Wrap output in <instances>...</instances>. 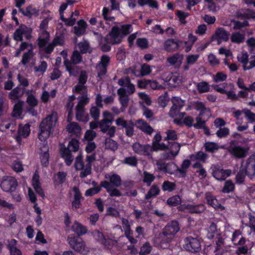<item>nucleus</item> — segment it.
<instances>
[{
	"mask_svg": "<svg viewBox=\"0 0 255 255\" xmlns=\"http://www.w3.org/2000/svg\"><path fill=\"white\" fill-rule=\"evenodd\" d=\"M142 177L143 182L148 186H150L152 182L155 179L154 175L147 171L143 172Z\"/></svg>",
	"mask_w": 255,
	"mask_h": 255,
	"instance_id": "46",
	"label": "nucleus"
},
{
	"mask_svg": "<svg viewBox=\"0 0 255 255\" xmlns=\"http://www.w3.org/2000/svg\"><path fill=\"white\" fill-rule=\"evenodd\" d=\"M24 106V102L22 101H17L14 105L12 116L13 117L21 119L22 109Z\"/></svg>",
	"mask_w": 255,
	"mask_h": 255,
	"instance_id": "32",
	"label": "nucleus"
},
{
	"mask_svg": "<svg viewBox=\"0 0 255 255\" xmlns=\"http://www.w3.org/2000/svg\"><path fill=\"white\" fill-rule=\"evenodd\" d=\"M193 106L194 109L200 112V116H202L204 112H209V110L206 108L204 104L201 102H195Z\"/></svg>",
	"mask_w": 255,
	"mask_h": 255,
	"instance_id": "49",
	"label": "nucleus"
},
{
	"mask_svg": "<svg viewBox=\"0 0 255 255\" xmlns=\"http://www.w3.org/2000/svg\"><path fill=\"white\" fill-rule=\"evenodd\" d=\"M159 187L157 185H153L145 195V198L146 199H149L159 194Z\"/></svg>",
	"mask_w": 255,
	"mask_h": 255,
	"instance_id": "44",
	"label": "nucleus"
},
{
	"mask_svg": "<svg viewBox=\"0 0 255 255\" xmlns=\"http://www.w3.org/2000/svg\"><path fill=\"white\" fill-rule=\"evenodd\" d=\"M135 125L137 128L143 132L150 134L153 132L152 128L144 120H138L135 123Z\"/></svg>",
	"mask_w": 255,
	"mask_h": 255,
	"instance_id": "30",
	"label": "nucleus"
},
{
	"mask_svg": "<svg viewBox=\"0 0 255 255\" xmlns=\"http://www.w3.org/2000/svg\"><path fill=\"white\" fill-rule=\"evenodd\" d=\"M118 94L119 95V101L121 104V110L122 112H123L126 110L128 105V96L126 94V89L124 88H120L118 90Z\"/></svg>",
	"mask_w": 255,
	"mask_h": 255,
	"instance_id": "16",
	"label": "nucleus"
},
{
	"mask_svg": "<svg viewBox=\"0 0 255 255\" xmlns=\"http://www.w3.org/2000/svg\"><path fill=\"white\" fill-rule=\"evenodd\" d=\"M181 199L178 195H175L169 198L167 203L170 206H177L181 203Z\"/></svg>",
	"mask_w": 255,
	"mask_h": 255,
	"instance_id": "61",
	"label": "nucleus"
},
{
	"mask_svg": "<svg viewBox=\"0 0 255 255\" xmlns=\"http://www.w3.org/2000/svg\"><path fill=\"white\" fill-rule=\"evenodd\" d=\"M56 94V90H52L50 93L48 91L44 90L41 94L40 99L43 103H47L51 98H54Z\"/></svg>",
	"mask_w": 255,
	"mask_h": 255,
	"instance_id": "39",
	"label": "nucleus"
},
{
	"mask_svg": "<svg viewBox=\"0 0 255 255\" xmlns=\"http://www.w3.org/2000/svg\"><path fill=\"white\" fill-rule=\"evenodd\" d=\"M20 11L23 15L28 17H31L36 13V9L31 6H27L25 10L20 8Z\"/></svg>",
	"mask_w": 255,
	"mask_h": 255,
	"instance_id": "58",
	"label": "nucleus"
},
{
	"mask_svg": "<svg viewBox=\"0 0 255 255\" xmlns=\"http://www.w3.org/2000/svg\"><path fill=\"white\" fill-rule=\"evenodd\" d=\"M30 131V125L29 124H26L24 126L19 125L18 135L16 137L17 141L19 143H20V137H26L29 135Z\"/></svg>",
	"mask_w": 255,
	"mask_h": 255,
	"instance_id": "25",
	"label": "nucleus"
},
{
	"mask_svg": "<svg viewBox=\"0 0 255 255\" xmlns=\"http://www.w3.org/2000/svg\"><path fill=\"white\" fill-rule=\"evenodd\" d=\"M113 119H104L99 122V126L101 131L106 133L108 128L111 127L113 122Z\"/></svg>",
	"mask_w": 255,
	"mask_h": 255,
	"instance_id": "40",
	"label": "nucleus"
},
{
	"mask_svg": "<svg viewBox=\"0 0 255 255\" xmlns=\"http://www.w3.org/2000/svg\"><path fill=\"white\" fill-rule=\"evenodd\" d=\"M49 37L47 31H39L38 45L41 48H44L45 50L49 44Z\"/></svg>",
	"mask_w": 255,
	"mask_h": 255,
	"instance_id": "23",
	"label": "nucleus"
},
{
	"mask_svg": "<svg viewBox=\"0 0 255 255\" xmlns=\"http://www.w3.org/2000/svg\"><path fill=\"white\" fill-rule=\"evenodd\" d=\"M184 248L188 251L196 253L201 250V243L197 238L189 237L184 240Z\"/></svg>",
	"mask_w": 255,
	"mask_h": 255,
	"instance_id": "7",
	"label": "nucleus"
},
{
	"mask_svg": "<svg viewBox=\"0 0 255 255\" xmlns=\"http://www.w3.org/2000/svg\"><path fill=\"white\" fill-rule=\"evenodd\" d=\"M60 151L61 154L64 159L66 164L68 166L70 165L73 160V158L71 152L65 147H61Z\"/></svg>",
	"mask_w": 255,
	"mask_h": 255,
	"instance_id": "36",
	"label": "nucleus"
},
{
	"mask_svg": "<svg viewBox=\"0 0 255 255\" xmlns=\"http://www.w3.org/2000/svg\"><path fill=\"white\" fill-rule=\"evenodd\" d=\"M208 62L210 65L213 67L217 66L220 64V60L212 53L208 55Z\"/></svg>",
	"mask_w": 255,
	"mask_h": 255,
	"instance_id": "60",
	"label": "nucleus"
},
{
	"mask_svg": "<svg viewBox=\"0 0 255 255\" xmlns=\"http://www.w3.org/2000/svg\"><path fill=\"white\" fill-rule=\"evenodd\" d=\"M105 146L107 148L113 151L116 150L118 148V143L114 140L109 138L106 139Z\"/></svg>",
	"mask_w": 255,
	"mask_h": 255,
	"instance_id": "51",
	"label": "nucleus"
},
{
	"mask_svg": "<svg viewBox=\"0 0 255 255\" xmlns=\"http://www.w3.org/2000/svg\"><path fill=\"white\" fill-rule=\"evenodd\" d=\"M179 230L178 223L176 221H172L164 228L163 234L165 236H172L176 234Z\"/></svg>",
	"mask_w": 255,
	"mask_h": 255,
	"instance_id": "18",
	"label": "nucleus"
},
{
	"mask_svg": "<svg viewBox=\"0 0 255 255\" xmlns=\"http://www.w3.org/2000/svg\"><path fill=\"white\" fill-rule=\"evenodd\" d=\"M67 174L64 172H59L53 177L54 182L56 184L63 183L66 179Z\"/></svg>",
	"mask_w": 255,
	"mask_h": 255,
	"instance_id": "48",
	"label": "nucleus"
},
{
	"mask_svg": "<svg viewBox=\"0 0 255 255\" xmlns=\"http://www.w3.org/2000/svg\"><path fill=\"white\" fill-rule=\"evenodd\" d=\"M183 59V55L177 53L168 57L167 58V61L170 65L179 67L182 64Z\"/></svg>",
	"mask_w": 255,
	"mask_h": 255,
	"instance_id": "21",
	"label": "nucleus"
},
{
	"mask_svg": "<svg viewBox=\"0 0 255 255\" xmlns=\"http://www.w3.org/2000/svg\"><path fill=\"white\" fill-rule=\"evenodd\" d=\"M79 102L76 107V119L81 122L87 123L89 118L88 115L85 112L84 106L88 103L89 98L86 96L79 97Z\"/></svg>",
	"mask_w": 255,
	"mask_h": 255,
	"instance_id": "2",
	"label": "nucleus"
},
{
	"mask_svg": "<svg viewBox=\"0 0 255 255\" xmlns=\"http://www.w3.org/2000/svg\"><path fill=\"white\" fill-rule=\"evenodd\" d=\"M243 168V164H242L240 171L238 173L236 176V182L238 184L243 183L245 180V175H248L245 171V169Z\"/></svg>",
	"mask_w": 255,
	"mask_h": 255,
	"instance_id": "52",
	"label": "nucleus"
},
{
	"mask_svg": "<svg viewBox=\"0 0 255 255\" xmlns=\"http://www.w3.org/2000/svg\"><path fill=\"white\" fill-rule=\"evenodd\" d=\"M118 83L120 85L123 86L124 89L127 88V90L126 89V94L128 96L134 93L135 91L134 86L130 83L129 78H122L119 80Z\"/></svg>",
	"mask_w": 255,
	"mask_h": 255,
	"instance_id": "20",
	"label": "nucleus"
},
{
	"mask_svg": "<svg viewBox=\"0 0 255 255\" xmlns=\"http://www.w3.org/2000/svg\"><path fill=\"white\" fill-rule=\"evenodd\" d=\"M229 33L223 28H219L215 31V33L211 37V41H216L218 45L223 41H227L229 39Z\"/></svg>",
	"mask_w": 255,
	"mask_h": 255,
	"instance_id": "14",
	"label": "nucleus"
},
{
	"mask_svg": "<svg viewBox=\"0 0 255 255\" xmlns=\"http://www.w3.org/2000/svg\"><path fill=\"white\" fill-rule=\"evenodd\" d=\"M218 235V233L217 232L216 225L214 223H211L208 230V233L207 235L208 238L209 239H212Z\"/></svg>",
	"mask_w": 255,
	"mask_h": 255,
	"instance_id": "54",
	"label": "nucleus"
},
{
	"mask_svg": "<svg viewBox=\"0 0 255 255\" xmlns=\"http://www.w3.org/2000/svg\"><path fill=\"white\" fill-rule=\"evenodd\" d=\"M43 150L40 153V158L42 165L46 167L48 165L49 153L47 146L44 143L43 144Z\"/></svg>",
	"mask_w": 255,
	"mask_h": 255,
	"instance_id": "35",
	"label": "nucleus"
},
{
	"mask_svg": "<svg viewBox=\"0 0 255 255\" xmlns=\"http://www.w3.org/2000/svg\"><path fill=\"white\" fill-rule=\"evenodd\" d=\"M166 82L168 83L170 87H175L179 86L182 82V76L179 74H171L169 79Z\"/></svg>",
	"mask_w": 255,
	"mask_h": 255,
	"instance_id": "22",
	"label": "nucleus"
},
{
	"mask_svg": "<svg viewBox=\"0 0 255 255\" xmlns=\"http://www.w3.org/2000/svg\"><path fill=\"white\" fill-rule=\"evenodd\" d=\"M199 55L198 54H189L186 57V64L188 65L194 64L198 60Z\"/></svg>",
	"mask_w": 255,
	"mask_h": 255,
	"instance_id": "57",
	"label": "nucleus"
},
{
	"mask_svg": "<svg viewBox=\"0 0 255 255\" xmlns=\"http://www.w3.org/2000/svg\"><path fill=\"white\" fill-rule=\"evenodd\" d=\"M32 30L24 24H21L13 33V39L16 41H22L23 37L27 39L30 38Z\"/></svg>",
	"mask_w": 255,
	"mask_h": 255,
	"instance_id": "6",
	"label": "nucleus"
},
{
	"mask_svg": "<svg viewBox=\"0 0 255 255\" xmlns=\"http://www.w3.org/2000/svg\"><path fill=\"white\" fill-rule=\"evenodd\" d=\"M23 95V92L19 87H16L11 91L9 93V98L12 100H16Z\"/></svg>",
	"mask_w": 255,
	"mask_h": 255,
	"instance_id": "45",
	"label": "nucleus"
},
{
	"mask_svg": "<svg viewBox=\"0 0 255 255\" xmlns=\"http://www.w3.org/2000/svg\"><path fill=\"white\" fill-rule=\"evenodd\" d=\"M67 241L70 247L75 251L83 255H86L89 252V248L81 238L70 237H68Z\"/></svg>",
	"mask_w": 255,
	"mask_h": 255,
	"instance_id": "3",
	"label": "nucleus"
},
{
	"mask_svg": "<svg viewBox=\"0 0 255 255\" xmlns=\"http://www.w3.org/2000/svg\"><path fill=\"white\" fill-rule=\"evenodd\" d=\"M107 180L113 186L119 187L122 184V180L120 176L115 173L106 174L105 176Z\"/></svg>",
	"mask_w": 255,
	"mask_h": 255,
	"instance_id": "24",
	"label": "nucleus"
},
{
	"mask_svg": "<svg viewBox=\"0 0 255 255\" xmlns=\"http://www.w3.org/2000/svg\"><path fill=\"white\" fill-rule=\"evenodd\" d=\"M164 49L168 52L176 51V40L168 39L165 41L163 44Z\"/></svg>",
	"mask_w": 255,
	"mask_h": 255,
	"instance_id": "38",
	"label": "nucleus"
},
{
	"mask_svg": "<svg viewBox=\"0 0 255 255\" xmlns=\"http://www.w3.org/2000/svg\"><path fill=\"white\" fill-rule=\"evenodd\" d=\"M101 186L105 188L111 196L119 197L121 194L116 187L113 186L108 181H104L101 182Z\"/></svg>",
	"mask_w": 255,
	"mask_h": 255,
	"instance_id": "26",
	"label": "nucleus"
},
{
	"mask_svg": "<svg viewBox=\"0 0 255 255\" xmlns=\"http://www.w3.org/2000/svg\"><path fill=\"white\" fill-rule=\"evenodd\" d=\"M71 230L79 236L83 235L87 233L86 228L80 223L75 221L72 227Z\"/></svg>",
	"mask_w": 255,
	"mask_h": 255,
	"instance_id": "34",
	"label": "nucleus"
},
{
	"mask_svg": "<svg viewBox=\"0 0 255 255\" xmlns=\"http://www.w3.org/2000/svg\"><path fill=\"white\" fill-rule=\"evenodd\" d=\"M33 56V53L32 51V49H28L27 52H25L23 54L22 56V58L21 61V63L25 65L28 62H29L31 58Z\"/></svg>",
	"mask_w": 255,
	"mask_h": 255,
	"instance_id": "53",
	"label": "nucleus"
},
{
	"mask_svg": "<svg viewBox=\"0 0 255 255\" xmlns=\"http://www.w3.org/2000/svg\"><path fill=\"white\" fill-rule=\"evenodd\" d=\"M93 234L94 237L97 241L104 245H106L107 240L101 232L98 231H95Z\"/></svg>",
	"mask_w": 255,
	"mask_h": 255,
	"instance_id": "55",
	"label": "nucleus"
},
{
	"mask_svg": "<svg viewBox=\"0 0 255 255\" xmlns=\"http://www.w3.org/2000/svg\"><path fill=\"white\" fill-rule=\"evenodd\" d=\"M208 205L215 209H221L223 210L224 207L219 203L216 198L210 193H207L205 196Z\"/></svg>",
	"mask_w": 255,
	"mask_h": 255,
	"instance_id": "28",
	"label": "nucleus"
},
{
	"mask_svg": "<svg viewBox=\"0 0 255 255\" xmlns=\"http://www.w3.org/2000/svg\"><path fill=\"white\" fill-rule=\"evenodd\" d=\"M180 148V144L177 142H173L170 146V154L165 153L163 154L164 159H171L172 157L176 156Z\"/></svg>",
	"mask_w": 255,
	"mask_h": 255,
	"instance_id": "27",
	"label": "nucleus"
},
{
	"mask_svg": "<svg viewBox=\"0 0 255 255\" xmlns=\"http://www.w3.org/2000/svg\"><path fill=\"white\" fill-rule=\"evenodd\" d=\"M245 35L239 32H234L231 36V40L232 42L239 44L242 43L245 40Z\"/></svg>",
	"mask_w": 255,
	"mask_h": 255,
	"instance_id": "42",
	"label": "nucleus"
},
{
	"mask_svg": "<svg viewBox=\"0 0 255 255\" xmlns=\"http://www.w3.org/2000/svg\"><path fill=\"white\" fill-rule=\"evenodd\" d=\"M249 55L248 52L243 50L240 52L237 57L238 62L242 64L244 71L249 70L255 67V56H252L249 62Z\"/></svg>",
	"mask_w": 255,
	"mask_h": 255,
	"instance_id": "5",
	"label": "nucleus"
},
{
	"mask_svg": "<svg viewBox=\"0 0 255 255\" xmlns=\"http://www.w3.org/2000/svg\"><path fill=\"white\" fill-rule=\"evenodd\" d=\"M213 78L214 82H219L225 81L227 78V76L224 72H219L213 75Z\"/></svg>",
	"mask_w": 255,
	"mask_h": 255,
	"instance_id": "63",
	"label": "nucleus"
},
{
	"mask_svg": "<svg viewBox=\"0 0 255 255\" xmlns=\"http://www.w3.org/2000/svg\"><path fill=\"white\" fill-rule=\"evenodd\" d=\"M17 241L15 239L8 241L7 248L9 250L10 255H22L21 251L16 247Z\"/></svg>",
	"mask_w": 255,
	"mask_h": 255,
	"instance_id": "29",
	"label": "nucleus"
},
{
	"mask_svg": "<svg viewBox=\"0 0 255 255\" xmlns=\"http://www.w3.org/2000/svg\"><path fill=\"white\" fill-rule=\"evenodd\" d=\"M110 60V57L106 55L101 58L100 62L96 66L98 77L102 79L107 72V68Z\"/></svg>",
	"mask_w": 255,
	"mask_h": 255,
	"instance_id": "10",
	"label": "nucleus"
},
{
	"mask_svg": "<svg viewBox=\"0 0 255 255\" xmlns=\"http://www.w3.org/2000/svg\"><path fill=\"white\" fill-rule=\"evenodd\" d=\"M17 185L16 179L11 176L3 177L0 185L1 189L5 192H11L14 190Z\"/></svg>",
	"mask_w": 255,
	"mask_h": 255,
	"instance_id": "8",
	"label": "nucleus"
},
{
	"mask_svg": "<svg viewBox=\"0 0 255 255\" xmlns=\"http://www.w3.org/2000/svg\"><path fill=\"white\" fill-rule=\"evenodd\" d=\"M64 42V37L62 35L56 36L54 38L52 43L48 44L47 47H46L45 52L50 53L53 50L55 46L62 45Z\"/></svg>",
	"mask_w": 255,
	"mask_h": 255,
	"instance_id": "31",
	"label": "nucleus"
},
{
	"mask_svg": "<svg viewBox=\"0 0 255 255\" xmlns=\"http://www.w3.org/2000/svg\"><path fill=\"white\" fill-rule=\"evenodd\" d=\"M71 61L72 63L68 60H65L64 64L69 74L71 76H76L78 72V67L75 66V64L81 61V56L78 51H74L71 57Z\"/></svg>",
	"mask_w": 255,
	"mask_h": 255,
	"instance_id": "4",
	"label": "nucleus"
},
{
	"mask_svg": "<svg viewBox=\"0 0 255 255\" xmlns=\"http://www.w3.org/2000/svg\"><path fill=\"white\" fill-rule=\"evenodd\" d=\"M79 148V142L78 140L72 139L69 142L68 145L67 149L70 152L71 151L76 152L78 150Z\"/></svg>",
	"mask_w": 255,
	"mask_h": 255,
	"instance_id": "50",
	"label": "nucleus"
},
{
	"mask_svg": "<svg viewBox=\"0 0 255 255\" xmlns=\"http://www.w3.org/2000/svg\"><path fill=\"white\" fill-rule=\"evenodd\" d=\"M171 102L173 106L170 110L169 115L170 117L173 118L184 106L185 101L178 97H174L172 98Z\"/></svg>",
	"mask_w": 255,
	"mask_h": 255,
	"instance_id": "9",
	"label": "nucleus"
},
{
	"mask_svg": "<svg viewBox=\"0 0 255 255\" xmlns=\"http://www.w3.org/2000/svg\"><path fill=\"white\" fill-rule=\"evenodd\" d=\"M32 185L34 189L36 192L41 197H45V194L43 190L41 187L40 183L39 182V176L37 171L34 173L32 179Z\"/></svg>",
	"mask_w": 255,
	"mask_h": 255,
	"instance_id": "19",
	"label": "nucleus"
},
{
	"mask_svg": "<svg viewBox=\"0 0 255 255\" xmlns=\"http://www.w3.org/2000/svg\"><path fill=\"white\" fill-rule=\"evenodd\" d=\"M197 88L199 93H205L209 91L210 86L208 83L203 81L197 84Z\"/></svg>",
	"mask_w": 255,
	"mask_h": 255,
	"instance_id": "56",
	"label": "nucleus"
},
{
	"mask_svg": "<svg viewBox=\"0 0 255 255\" xmlns=\"http://www.w3.org/2000/svg\"><path fill=\"white\" fill-rule=\"evenodd\" d=\"M85 84L79 83L75 87V91L77 93L83 94L82 96H86L87 97V90Z\"/></svg>",
	"mask_w": 255,
	"mask_h": 255,
	"instance_id": "62",
	"label": "nucleus"
},
{
	"mask_svg": "<svg viewBox=\"0 0 255 255\" xmlns=\"http://www.w3.org/2000/svg\"><path fill=\"white\" fill-rule=\"evenodd\" d=\"M205 147L207 151L212 152L218 150L219 146L215 142H207L205 144Z\"/></svg>",
	"mask_w": 255,
	"mask_h": 255,
	"instance_id": "64",
	"label": "nucleus"
},
{
	"mask_svg": "<svg viewBox=\"0 0 255 255\" xmlns=\"http://www.w3.org/2000/svg\"><path fill=\"white\" fill-rule=\"evenodd\" d=\"M242 164L243 169H245L248 176L252 178L255 173V153L250 156L246 163Z\"/></svg>",
	"mask_w": 255,
	"mask_h": 255,
	"instance_id": "13",
	"label": "nucleus"
},
{
	"mask_svg": "<svg viewBox=\"0 0 255 255\" xmlns=\"http://www.w3.org/2000/svg\"><path fill=\"white\" fill-rule=\"evenodd\" d=\"M229 152L235 157L241 158L244 157L248 152L247 149L241 146L234 145L230 147L229 149Z\"/></svg>",
	"mask_w": 255,
	"mask_h": 255,
	"instance_id": "17",
	"label": "nucleus"
},
{
	"mask_svg": "<svg viewBox=\"0 0 255 255\" xmlns=\"http://www.w3.org/2000/svg\"><path fill=\"white\" fill-rule=\"evenodd\" d=\"M47 68V64L44 61L40 62L39 65L34 67V72L37 74L38 75H43V74L46 71Z\"/></svg>",
	"mask_w": 255,
	"mask_h": 255,
	"instance_id": "47",
	"label": "nucleus"
},
{
	"mask_svg": "<svg viewBox=\"0 0 255 255\" xmlns=\"http://www.w3.org/2000/svg\"><path fill=\"white\" fill-rule=\"evenodd\" d=\"M57 121V116L54 113L43 119L40 125V132L38 134V138L41 141L45 142L46 141Z\"/></svg>",
	"mask_w": 255,
	"mask_h": 255,
	"instance_id": "1",
	"label": "nucleus"
},
{
	"mask_svg": "<svg viewBox=\"0 0 255 255\" xmlns=\"http://www.w3.org/2000/svg\"><path fill=\"white\" fill-rule=\"evenodd\" d=\"M232 171L230 169L224 170L220 167L215 166L212 168V175L217 180L223 181L230 176Z\"/></svg>",
	"mask_w": 255,
	"mask_h": 255,
	"instance_id": "15",
	"label": "nucleus"
},
{
	"mask_svg": "<svg viewBox=\"0 0 255 255\" xmlns=\"http://www.w3.org/2000/svg\"><path fill=\"white\" fill-rule=\"evenodd\" d=\"M132 148L135 153L141 155H149L152 152V147L149 144H141L135 142L132 144Z\"/></svg>",
	"mask_w": 255,
	"mask_h": 255,
	"instance_id": "12",
	"label": "nucleus"
},
{
	"mask_svg": "<svg viewBox=\"0 0 255 255\" xmlns=\"http://www.w3.org/2000/svg\"><path fill=\"white\" fill-rule=\"evenodd\" d=\"M123 37L119 28L115 26L112 28L109 34L106 36V39L109 43L119 44L121 42Z\"/></svg>",
	"mask_w": 255,
	"mask_h": 255,
	"instance_id": "11",
	"label": "nucleus"
},
{
	"mask_svg": "<svg viewBox=\"0 0 255 255\" xmlns=\"http://www.w3.org/2000/svg\"><path fill=\"white\" fill-rule=\"evenodd\" d=\"M207 157V155L205 153L199 151L196 154H193L190 156V159L192 161H200L204 162Z\"/></svg>",
	"mask_w": 255,
	"mask_h": 255,
	"instance_id": "43",
	"label": "nucleus"
},
{
	"mask_svg": "<svg viewBox=\"0 0 255 255\" xmlns=\"http://www.w3.org/2000/svg\"><path fill=\"white\" fill-rule=\"evenodd\" d=\"M190 164V161L189 160H185L183 161L181 167L178 168V173L177 176L179 177H184L185 176L187 168L189 167Z\"/></svg>",
	"mask_w": 255,
	"mask_h": 255,
	"instance_id": "41",
	"label": "nucleus"
},
{
	"mask_svg": "<svg viewBox=\"0 0 255 255\" xmlns=\"http://www.w3.org/2000/svg\"><path fill=\"white\" fill-rule=\"evenodd\" d=\"M67 131L73 135L80 136L81 133V128L77 123L72 122L67 127Z\"/></svg>",
	"mask_w": 255,
	"mask_h": 255,
	"instance_id": "33",
	"label": "nucleus"
},
{
	"mask_svg": "<svg viewBox=\"0 0 255 255\" xmlns=\"http://www.w3.org/2000/svg\"><path fill=\"white\" fill-rule=\"evenodd\" d=\"M123 163L131 166H135L137 164V159L135 156H129L126 157Z\"/></svg>",
	"mask_w": 255,
	"mask_h": 255,
	"instance_id": "59",
	"label": "nucleus"
},
{
	"mask_svg": "<svg viewBox=\"0 0 255 255\" xmlns=\"http://www.w3.org/2000/svg\"><path fill=\"white\" fill-rule=\"evenodd\" d=\"M78 25L74 27V32L77 36L83 34L86 29L87 24L83 20L78 22Z\"/></svg>",
	"mask_w": 255,
	"mask_h": 255,
	"instance_id": "37",
	"label": "nucleus"
}]
</instances>
